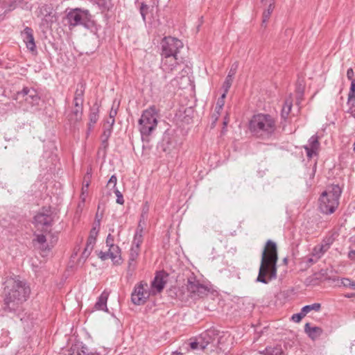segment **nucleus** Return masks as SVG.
I'll list each match as a JSON object with an SVG mask.
<instances>
[{"label": "nucleus", "instance_id": "47", "mask_svg": "<svg viewBox=\"0 0 355 355\" xmlns=\"http://www.w3.org/2000/svg\"><path fill=\"white\" fill-rule=\"evenodd\" d=\"M114 236H112L111 234H109L106 239V246L110 247V246L115 245L114 244Z\"/></svg>", "mask_w": 355, "mask_h": 355}, {"label": "nucleus", "instance_id": "53", "mask_svg": "<svg viewBox=\"0 0 355 355\" xmlns=\"http://www.w3.org/2000/svg\"><path fill=\"white\" fill-rule=\"evenodd\" d=\"M16 8L15 1H9L7 6V10L6 12H9L14 10Z\"/></svg>", "mask_w": 355, "mask_h": 355}, {"label": "nucleus", "instance_id": "62", "mask_svg": "<svg viewBox=\"0 0 355 355\" xmlns=\"http://www.w3.org/2000/svg\"><path fill=\"white\" fill-rule=\"evenodd\" d=\"M354 295H355V294H349V295H346V297H352Z\"/></svg>", "mask_w": 355, "mask_h": 355}, {"label": "nucleus", "instance_id": "5", "mask_svg": "<svg viewBox=\"0 0 355 355\" xmlns=\"http://www.w3.org/2000/svg\"><path fill=\"white\" fill-rule=\"evenodd\" d=\"M342 190L338 184L331 185L327 191H324L319 199V208L325 214L334 213L339 205V198Z\"/></svg>", "mask_w": 355, "mask_h": 355}, {"label": "nucleus", "instance_id": "1", "mask_svg": "<svg viewBox=\"0 0 355 355\" xmlns=\"http://www.w3.org/2000/svg\"><path fill=\"white\" fill-rule=\"evenodd\" d=\"M30 293L29 286L18 277H8L4 282L3 309L19 318L25 324V328H30L33 323L29 315L24 313V303L28 300Z\"/></svg>", "mask_w": 355, "mask_h": 355}, {"label": "nucleus", "instance_id": "10", "mask_svg": "<svg viewBox=\"0 0 355 355\" xmlns=\"http://www.w3.org/2000/svg\"><path fill=\"white\" fill-rule=\"evenodd\" d=\"M148 286L147 284H143L141 282L135 286L131 295V300L133 304L141 305L146 302L149 297L148 291L144 288Z\"/></svg>", "mask_w": 355, "mask_h": 355}, {"label": "nucleus", "instance_id": "38", "mask_svg": "<svg viewBox=\"0 0 355 355\" xmlns=\"http://www.w3.org/2000/svg\"><path fill=\"white\" fill-rule=\"evenodd\" d=\"M226 96V94H223L220 96V98H218L217 103H216V107H215V110L217 113H219L220 110L223 108V105H224V99Z\"/></svg>", "mask_w": 355, "mask_h": 355}, {"label": "nucleus", "instance_id": "30", "mask_svg": "<svg viewBox=\"0 0 355 355\" xmlns=\"http://www.w3.org/2000/svg\"><path fill=\"white\" fill-rule=\"evenodd\" d=\"M347 100L349 103H355V78L351 81Z\"/></svg>", "mask_w": 355, "mask_h": 355}, {"label": "nucleus", "instance_id": "22", "mask_svg": "<svg viewBox=\"0 0 355 355\" xmlns=\"http://www.w3.org/2000/svg\"><path fill=\"white\" fill-rule=\"evenodd\" d=\"M108 293L103 291L101 295L98 297L97 302L94 305V309L96 310L107 311V301L108 298Z\"/></svg>", "mask_w": 355, "mask_h": 355}, {"label": "nucleus", "instance_id": "37", "mask_svg": "<svg viewBox=\"0 0 355 355\" xmlns=\"http://www.w3.org/2000/svg\"><path fill=\"white\" fill-rule=\"evenodd\" d=\"M112 131V125H109L108 127L104 128L103 132L101 135V139L108 140Z\"/></svg>", "mask_w": 355, "mask_h": 355}, {"label": "nucleus", "instance_id": "41", "mask_svg": "<svg viewBox=\"0 0 355 355\" xmlns=\"http://www.w3.org/2000/svg\"><path fill=\"white\" fill-rule=\"evenodd\" d=\"M114 192L116 196V203L119 205H123L124 200L122 193L119 191V190L117 188H115Z\"/></svg>", "mask_w": 355, "mask_h": 355}, {"label": "nucleus", "instance_id": "12", "mask_svg": "<svg viewBox=\"0 0 355 355\" xmlns=\"http://www.w3.org/2000/svg\"><path fill=\"white\" fill-rule=\"evenodd\" d=\"M303 148H304L306 156L309 159H311L314 156H317L320 148L319 137L317 135L311 137L308 141V144L304 145Z\"/></svg>", "mask_w": 355, "mask_h": 355}, {"label": "nucleus", "instance_id": "7", "mask_svg": "<svg viewBox=\"0 0 355 355\" xmlns=\"http://www.w3.org/2000/svg\"><path fill=\"white\" fill-rule=\"evenodd\" d=\"M186 286L187 295L182 298L185 300L189 298L196 300L207 295L209 291L206 286L200 284L194 277L188 278Z\"/></svg>", "mask_w": 355, "mask_h": 355}, {"label": "nucleus", "instance_id": "15", "mask_svg": "<svg viewBox=\"0 0 355 355\" xmlns=\"http://www.w3.org/2000/svg\"><path fill=\"white\" fill-rule=\"evenodd\" d=\"M162 57V69L164 71L167 73L171 72L179 66L177 62V55Z\"/></svg>", "mask_w": 355, "mask_h": 355}, {"label": "nucleus", "instance_id": "58", "mask_svg": "<svg viewBox=\"0 0 355 355\" xmlns=\"http://www.w3.org/2000/svg\"><path fill=\"white\" fill-rule=\"evenodd\" d=\"M8 1V0H6V2L5 3H0V6L2 8H7Z\"/></svg>", "mask_w": 355, "mask_h": 355}, {"label": "nucleus", "instance_id": "19", "mask_svg": "<svg viewBox=\"0 0 355 355\" xmlns=\"http://www.w3.org/2000/svg\"><path fill=\"white\" fill-rule=\"evenodd\" d=\"M304 332L312 339L315 340L322 334V329L319 327H311L310 323L304 325Z\"/></svg>", "mask_w": 355, "mask_h": 355}, {"label": "nucleus", "instance_id": "52", "mask_svg": "<svg viewBox=\"0 0 355 355\" xmlns=\"http://www.w3.org/2000/svg\"><path fill=\"white\" fill-rule=\"evenodd\" d=\"M36 240H37V241L39 243H40L42 245L46 243V236L44 235H43V234H38V235H37Z\"/></svg>", "mask_w": 355, "mask_h": 355}, {"label": "nucleus", "instance_id": "51", "mask_svg": "<svg viewBox=\"0 0 355 355\" xmlns=\"http://www.w3.org/2000/svg\"><path fill=\"white\" fill-rule=\"evenodd\" d=\"M347 105L349 106L348 112L354 117H355V103H349L347 102Z\"/></svg>", "mask_w": 355, "mask_h": 355}, {"label": "nucleus", "instance_id": "32", "mask_svg": "<svg viewBox=\"0 0 355 355\" xmlns=\"http://www.w3.org/2000/svg\"><path fill=\"white\" fill-rule=\"evenodd\" d=\"M81 349V343H76L68 349L67 355H80L79 350Z\"/></svg>", "mask_w": 355, "mask_h": 355}, {"label": "nucleus", "instance_id": "44", "mask_svg": "<svg viewBox=\"0 0 355 355\" xmlns=\"http://www.w3.org/2000/svg\"><path fill=\"white\" fill-rule=\"evenodd\" d=\"M79 352L81 353L80 355H94V352H92L86 345H83L81 343V349L79 350Z\"/></svg>", "mask_w": 355, "mask_h": 355}, {"label": "nucleus", "instance_id": "48", "mask_svg": "<svg viewBox=\"0 0 355 355\" xmlns=\"http://www.w3.org/2000/svg\"><path fill=\"white\" fill-rule=\"evenodd\" d=\"M137 266V261H132L131 259H129L128 260V272H130L131 273L135 270Z\"/></svg>", "mask_w": 355, "mask_h": 355}, {"label": "nucleus", "instance_id": "59", "mask_svg": "<svg viewBox=\"0 0 355 355\" xmlns=\"http://www.w3.org/2000/svg\"><path fill=\"white\" fill-rule=\"evenodd\" d=\"M110 122H111V119L110 118L105 122V123L104 124V128L105 127H108L109 125H110Z\"/></svg>", "mask_w": 355, "mask_h": 355}, {"label": "nucleus", "instance_id": "35", "mask_svg": "<svg viewBox=\"0 0 355 355\" xmlns=\"http://www.w3.org/2000/svg\"><path fill=\"white\" fill-rule=\"evenodd\" d=\"M340 283L345 287H347L351 289L355 290V282L348 278L341 279Z\"/></svg>", "mask_w": 355, "mask_h": 355}, {"label": "nucleus", "instance_id": "28", "mask_svg": "<svg viewBox=\"0 0 355 355\" xmlns=\"http://www.w3.org/2000/svg\"><path fill=\"white\" fill-rule=\"evenodd\" d=\"M327 252V250L322 244H319L314 247L312 253L313 257H317L318 259Z\"/></svg>", "mask_w": 355, "mask_h": 355}, {"label": "nucleus", "instance_id": "31", "mask_svg": "<svg viewBox=\"0 0 355 355\" xmlns=\"http://www.w3.org/2000/svg\"><path fill=\"white\" fill-rule=\"evenodd\" d=\"M100 226V221L98 220L97 223L94 227H92L89 232V236L87 239L88 241L91 240L92 241L96 242V236L98 234V229Z\"/></svg>", "mask_w": 355, "mask_h": 355}, {"label": "nucleus", "instance_id": "3", "mask_svg": "<svg viewBox=\"0 0 355 355\" xmlns=\"http://www.w3.org/2000/svg\"><path fill=\"white\" fill-rule=\"evenodd\" d=\"M277 128L275 119L270 114H255L250 119L249 129L256 137L262 139L270 138Z\"/></svg>", "mask_w": 355, "mask_h": 355}, {"label": "nucleus", "instance_id": "26", "mask_svg": "<svg viewBox=\"0 0 355 355\" xmlns=\"http://www.w3.org/2000/svg\"><path fill=\"white\" fill-rule=\"evenodd\" d=\"M142 229L139 230L137 229L135 235L134 236V239L132 241V247H137V248L140 249V245L142 243L143 241V237H142Z\"/></svg>", "mask_w": 355, "mask_h": 355}, {"label": "nucleus", "instance_id": "60", "mask_svg": "<svg viewBox=\"0 0 355 355\" xmlns=\"http://www.w3.org/2000/svg\"><path fill=\"white\" fill-rule=\"evenodd\" d=\"M283 261H284V263L285 264H287V263H288V259H287V258H284V260H283Z\"/></svg>", "mask_w": 355, "mask_h": 355}, {"label": "nucleus", "instance_id": "50", "mask_svg": "<svg viewBox=\"0 0 355 355\" xmlns=\"http://www.w3.org/2000/svg\"><path fill=\"white\" fill-rule=\"evenodd\" d=\"M116 113H117L116 110H114L112 108L111 109V110L110 112V118L111 119V122H110L111 125H113L114 123V121H115L114 117L116 116Z\"/></svg>", "mask_w": 355, "mask_h": 355}, {"label": "nucleus", "instance_id": "9", "mask_svg": "<svg viewBox=\"0 0 355 355\" xmlns=\"http://www.w3.org/2000/svg\"><path fill=\"white\" fill-rule=\"evenodd\" d=\"M34 221L38 229L47 231L51 227L53 223L50 208L43 207L42 211L34 217Z\"/></svg>", "mask_w": 355, "mask_h": 355}, {"label": "nucleus", "instance_id": "56", "mask_svg": "<svg viewBox=\"0 0 355 355\" xmlns=\"http://www.w3.org/2000/svg\"><path fill=\"white\" fill-rule=\"evenodd\" d=\"M108 146V140L101 139V147L104 149Z\"/></svg>", "mask_w": 355, "mask_h": 355}, {"label": "nucleus", "instance_id": "40", "mask_svg": "<svg viewBox=\"0 0 355 355\" xmlns=\"http://www.w3.org/2000/svg\"><path fill=\"white\" fill-rule=\"evenodd\" d=\"M319 259L317 257H313V253H311V255L309 257H306L304 258V262L308 266H310L311 265L316 263Z\"/></svg>", "mask_w": 355, "mask_h": 355}, {"label": "nucleus", "instance_id": "25", "mask_svg": "<svg viewBox=\"0 0 355 355\" xmlns=\"http://www.w3.org/2000/svg\"><path fill=\"white\" fill-rule=\"evenodd\" d=\"M292 100L291 98H288L285 101L284 105L282 107V117L284 119H286L288 115L289 114L291 107H292Z\"/></svg>", "mask_w": 355, "mask_h": 355}, {"label": "nucleus", "instance_id": "14", "mask_svg": "<svg viewBox=\"0 0 355 355\" xmlns=\"http://www.w3.org/2000/svg\"><path fill=\"white\" fill-rule=\"evenodd\" d=\"M21 35L27 49L31 51H34L36 49V46L33 36V30L31 28L26 26L24 31H21Z\"/></svg>", "mask_w": 355, "mask_h": 355}, {"label": "nucleus", "instance_id": "4", "mask_svg": "<svg viewBox=\"0 0 355 355\" xmlns=\"http://www.w3.org/2000/svg\"><path fill=\"white\" fill-rule=\"evenodd\" d=\"M158 116L157 110L154 105L143 111L138 121L139 130L143 141H148V137L157 125Z\"/></svg>", "mask_w": 355, "mask_h": 355}, {"label": "nucleus", "instance_id": "17", "mask_svg": "<svg viewBox=\"0 0 355 355\" xmlns=\"http://www.w3.org/2000/svg\"><path fill=\"white\" fill-rule=\"evenodd\" d=\"M99 106L97 103H95L90 109L89 115V122L88 123V130L87 132V137L89 135L90 131L94 127V125L97 122L98 119Z\"/></svg>", "mask_w": 355, "mask_h": 355}, {"label": "nucleus", "instance_id": "6", "mask_svg": "<svg viewBox=\"0 0 355 355\" xmlns=\"http://www.w3.org/2000/svg\"><path fill=\"white\" fill-rule=\"evenodd\" d=\"M66 18L70 27L83 26L89 28L94 24L89 11L79 8L71 9Z\"/></svg>", "mask_w": 355, "mask_h": 355}, {"label": "nucleus", "instance_id": "45", "mask_svg": "<svg viewBox=\"0 0 355 355\" xmlns=\"http://www.w3.org/2000/svg\"><path fill=\"white\" fill-rule=\"evenodd\" d=\"M238 67H239V63L237 62L233 63L230 69L228 75H231L232 77H234V76L236 74Z\"/></svg>", "mask_w": 355, "mask_h": 355}, {"label": "nucleus", "instance_id": "55", "mask_svg": "<svg viewBox=\"0 0 355 355\" xmlns=\"http://www.w3.org/2000/svg\"><path fill=\"white\" fill-rule=\"evenodd\" d=\"M348 258L352 261H355V250H351L348 252Z\"/></svg>", "mask_w": 355, "mask_h": 355}, {"label": "nucleus", "instance_id": "33", "mask_svg": "<svg viewBox=\"0 0 355 355\" xmlns=\"http://www.w3.org/2000/svg\"><path fill=\"white\" fill-rule=\"evenodd\" d=\"M232 82H233V77H232L231 75H227L225 80V82L223 85V94H227L229 89L232 86Z\"/></svg>", "mask_w": 355, "mask_h": 355}, {"label": "nucleus", "instance_id": "43", "mask_svg": "<svg viewBox=\"0 0 355 355\" xmlns=\"http://www.w3.org/2000/svg\"><path fill=\"white\" fill-rule=\"evenodd\" d=\"M305 315L306 314L302 312V310L301 309L300 313L293 314L292 315V320L295 322H300Z\"/></svg>", "mask_w": 355, "mask_h": 355}, {"label": "nucleus", "instance_id": "11", "mask_svg": "<svg viewBox=\"0 0 355 355\" xmlns=\"http://www.w3.org/2000/svg\"><path fill=\"white\" fill-rule=\"evenodd\" d=\"M98 255L102 261L111 259L113 263L117 265L121 262V249L116 245L108 247L107 252L100 251Z\"/></svg>", "mask_w": 355, "mask_h": 355}, {"label": "nucleus", "instance_id": "49", "mask_svg": "<svg viewBox=\"0 0 355 355\" xmlns=\"http://www.w3.org/2000/svg\"><path fill=\"white\" fill-rule=\"evenodd\" d=\"M270 355H284V352L281 347H277L271 350Z\"/></svg>", "mask_w": 355, "mask_h": 355}, {"label": "nucleus", "instance_id": "2", "mask_svg": "<svg viewBox=\"0 0 355 355\" xmlns=\"http://www.w3.org/2000/svg\"><path fill=\"white\" fill-rule=\"evenodd\" d=\"M277 248L275 242L268 240L261 254V261L257 282L268 284L277 278Z\"/></svg>", "mask_w": 355, "mask_h": 355}, {"label": "nucleus", "instance_id": "8", "mask_svg": "<svg viewBox=\"0 0 355 355\" xmlns=\"http://www.w3.org/2000/svg\"><path fill=\"white\" fill-rule=\"evenodd\" d=\"M162 56L177 55L179 50L183 47V43L177 38L164 37L162 43Z\"/></svg>", "mask_w": 355, "mask_h": 355}, {"label": "nucleus", "instance_id": "18", "mask_svg": "<svg viewBox=\"0 0 355 355\" xmlns=\"http://www.w3.org/2000/svg\"><path fill=\"white\" fill-rule=\"evenodd\" d=\"M73 105L71 113L69 116V120L71 123H76L81 119L83 110V104L73 103Z\"/></svg>", "mask_w": 355, "mask_h": 355}, {"label": "nucleus", "instance_id": "21", "mask_svg": "<svg viewBox=\"0 0 355 355\" xmlns=\"http://www.w3.org/2000/svg\"><path fill=\"white\" fill-rule=\"evenodd\" d=\"M85 90V85L83 82H80L77 85V88L75 92L73 103L83 104L84 103V94Z\"/></svg>", "mask_w": 355, "mask_h": 355}, {"label": "nucleus", "instance_id": "63", "mask_svg": "<svg viewBox=\"0 0 355 355\" xmlns=\"http://www.w3.org/2000/svg\"><path fill=\"white\" fill-rule=\"evenodd\" d=\"M6 2V0H0V3H5Z\"/></svg>", "mask_w": 355, "mask_h": 355}, {"label": "nucleus", "instance_id": "54", "mask_svg": "<svg viewBox=\"0 0 355 355\" xmlns=\"http://www.w3.org/2000/svg\"><path fill=\"white\" fill-rule=\"evenodd\" d=\"M353 76H354V71L352 69V68H349L347 69V77L349 80H354L353 79Z\"/></svg>", "mask_w": 355, "mask_h": 355}, {"label": "nucleus", "instance_id": "36", "mask_svg": "<svg viewBox=\"0 0 355 355\" xmlns=\"http://www.w3.org/2000/svg\"><path fill=\"white\" fill-rule=\"evenodd\" d=\"M190 347L193 350L198 349H200L202 350L206 347V344H205L204 343H201V341H200V340H199L197 341L191 342L190 343Z\"/></svg>", "mask_w": 355, "mask_h": 355}, {"label": "nucleus", "instance_id": "16", "mask_svg": "<svg viewBox=\"0 0 355 355\" xmlns=\"http://www.w3.org/2000/svg\"><path fill=\"white\" fill-rule=\"evenodd\" d=\"M167 277L168 274L164 271L157 272L152 282V286L156 288L157 292H161L164 287Z\"/></svg>", "mask_w": 355, "mask_h": 355}, {"label": "nucleus", "instance_id": "23", "mask_svg": "<svg viewBox=\"0 0 355 355\" xmlns=\"http://www.w3.org/2000/svg\"><path fill=\"white\" fill-rule=\"evenodd\" d=\"M51 6L46 4H42L38 7L37 10L35 11V14L38 17L45 18L51 15Z\"/></svg>", "mask_w": 355, "mask_h": 355}, {"label": "nucleus", "instance_id": "46", "mask_svg": "<svg viewBox=\"0 0 355 355\" xmlns=\"http://www.w3.org/2000/svg\"><path fill=\"white\" fill-rule=\"evenodd\" d=\"M116 182H117V178L115 175H113L110 177V178L108 181V183H107V186L110 187V186L112 185L113 188L115 189Z\"/></svg>", "mask_w": 355, "mask_h": 355}, {"label": "nucleus", "instance_id": "39", "mask_svg": "<svg viewBox=\"0 0 355 355\" xmlns=\"http://www.w3.org/2000/svg\"><path fill=\"white\" fill-rule=\"evenodd\" d=\"M334 239L332 236L326 237L320 244H322L327 251L329 249L331 245L333 243Z\"/></svg>", "mask_w": 355, "mask_h": 355}, {"label": "nucleus", "instance_id": "29", "mask_svg": "<svg viewBox=\"0 0 355 355\" xmlns=\"http://www.w3.org/2000/svg\"><path fill=\"white\" fill-rule=\"evenodd\" d=\"M321 308V304L319 303H314L310 305H306L302 308V312L306 315L311 311H319Z\"/></svg>", "mask_w": 355, "mask_h": 355}, {"label": "nucleus", "instance_id": "34", "mask_svg": "<svg viewBox=\"0 0 355 355\" xmlns=\"http://www.w3.org/2000/svg\"><path fill=\"white\" fill-rule=\"evenodd\" d=\"M140 249L137 248V247H131L129 259H131L132 261H137V259L139 254Z\"/></svg>", "mask_w": 355, "mask_h": 355}, {"label": "nucleus", "instance_id": "13", "mask_svg": "<svg viewBox=\"0 0 355 355\" xmlns=\"http://www.w3.org/2000/svg\"><path fill=\"white\" fill-rule=\"evenodd\" d=\"M17 95L22 97L26 96L25 101L32 105L38 104L40 101V96L36 90L33 89L24 87L21 92H17Z\"/></svg>", "mask_w": 355, "mask_h": 355}, {"label": "nucleus", "instance_id": "24", "mask_svg": "<svg viewBox=\"0 0 355 355\" xmlns=\"http://www.w3.org/2000/svg\"><path fill=\"white\" fill-rule=\"evenodd\" d=\"M214 335V334L213 330H208L200 335L199 340L201 341V343L206 344L207 347L208 344L212 342V336Z\"/></svg>", "mask_w": 355, "mask_h": 355}, {"label": "nucleus", "instance_id": "27", "mask_svg": "<svg viewBox=\"0 0 355 355\" xmlns=\"http://www.w3.org/2000/svg\"><path fill=\"white\" fill-rule=\"evenodd\" d=\"M96 242L92 241L91 240L87 241L86 246L84 251L82 253V257L87 259L91 254L94 247Z\"/></svg>", "mask_w": 355, "mask_h": 355}, {"label": "nucleus", "instance_id": "61", "mask_svg": "<svg viewBox=\"0 0 355 355\" xmlns=\"http://www.w3.org/2000/svg\"><path fill=\"white\" fill-rule=\"evenodd\" d=\"M172 355H182L181 353L173 352Z\"/></svg>", "mask_w": 355, "mask_h": 355}, {"label": "nucleus", "instance_id": "57", "mask_svg": "<svg viewBox=\"0 0 355 355\" xmlns=\"http://www.w3.org/2000/svg\"><path fill=\"white\" fill-rule=\"evenodd\" d=\"M88 187H89V184L88 183H87L85 184V186H83V187L82 189V196H83L84 193H85V191L87 190Z\"/></svg>", "mask_w": 355, "mask_h": 355}, {"label": "nucleus", "instance_id": "42", "mask_svg": "<svg viewBox=\"0 0 355 355\" xmlns=\"http://www.w3.org/2000/svg\"><path fill=\"white\" fill-rule=\"evenodd\" d=\"M148 8L149 7L148 5L145 4L144 3H141L140 7V13L144 21H146V15L148 13Z\"/></svg>", "mask_w": 355, "mask_h": 355}, {"label": "nucleus", "instance_id": "20", "mask_svg": "<svg viewBox=\"0 0 355 355\" xmlns=\"http://www.w3.org/2000/svg\"><path fill=\"white\" fill-rule=\"evenodd\" d=\"M275 0H269L268 1L267 5H263L266 7V8L264 10L263 12L262 16V26H266V24L268 21L271 14L273 12L274 8H275Z\"/></svg>", "mask_w": 355, "mask_h": 355}]
</instances>
